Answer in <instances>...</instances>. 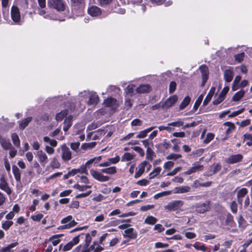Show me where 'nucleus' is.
Here are the masks:
<instances>
[{"label": "nucleus", "instance_id": "15", "mask_svg": "<svg viewBox=\"0 0 252 252\" xmlns=\"http://www.w3.org/2000/svg\"><path fill=\"white\" fill-rule=\"evenodd\" d=\"M88 13L93 17H96L101 14V10L100 8L96 6H92L88 8Z\"/></svg>", "mask_w": 252, "mask_h": 252}, {"label": "nucleus", "instance_id": "34", "mask_svg": "<svg viewBox=\"0 0 252 252\" xmlns=\"http://www.w3.org/2000/svg\"><path fill=\"white\" fill-rule=\"evenodd\" d=\"M134 155L131 154L129 153H126L122 157L121 160L122 161H128L133 158Z\"/></svg>", "mask_w": 252, "mask_h": 252}, {"label": "nucleus", "instance_id": "48", "mask_svg": "<svg viewBox=\"0 0 252 252\" xmlns=\"http://www.w3.org/2000/svg\"><path fill=\"white\" fill-rule=\"evenodd\" d=\"M112 1L113 0H98L99 5L102 7L109 5Z\"/></svg>", "mask_w": 252, "mask_h": 252}, {"label": "nucleus", "instance_id": "16", "mask_svg": "<svg viewBox=\"0 0 252 252\" xmlns=\"http://www.w3.org/2000/svg\"><path fill=\"white\" fill-rule=\"evenodd\" d=\"M0 189L4 190L8 194H10L11 193V190L3 177H1L0 178Z\"/></svg>", "mask_w": 252, "mask_h": 252}, {"label": "nucleus", "instance_id": "19", "mask_svg": "<svg viewBox=\"0 0 252 252\" xmlns=\"http://www.w3.org/2000/svg\"><path fill=\"white\" fill-rule=\"evenodd\" d=\"M37 156L38 157L39 161L41 164L45 165L48 162L47 156L42 150L38 151L37 152Z\"/></svg>", "mask_w": 252, "mask_h": 252}, {"label": "nucleus", "instance_id": "11", "mask_svg": "<svg viewBox=\"0 0 252 252\" xmlns=\"http://www.w3.org/2000/svg\"><path fill=\"white\" fill-rule=\"evenodd\" d=\"M62 158L64 161H68L71 159L72 153L69 149L65 145H63L62 147Z\"/></svg>", "mask_w": 252, "mask_h": 252}, {"label": "nucleus", "instance_id": "59", "mask_svg": "<svg viewBox=\"0 0 252 252\" xmlns=\"http://www.w3.org/2000/svg\"><path fill=\"white\" fill-rule=\"evenodd\" d=\"M224 99V98L223 96H221L219 94L217 98L213 101V103L214 105H218L221 103Z\"/></svg>", "mask_w": 252, "mask_h": 252}, {"label": "nucleus", "instance_id": "9", "mask_svg": "<svg viewBox=\"0 0 252 252\" xmlns=\"http://www.w3.org/2000/svg\"><path fill=\"white\" fill-rule=\"evenodd\" d=\"M203 169V166L195 162L192 164V166L188 171L183 173L184 175H189L198 171H202Z\"/></svg>", "mask_w": 252, "mask_h": 252}, {"label": "nucleus", "instance_id": "54", "mask_svg": "<svg viewBox=\"0 0 252 252\" xmlns=\"http://www.w3.org/2000/svg\"><path fill=\"white\" fill-rule=\"evenodd\" d=\"M72 119L73 117L71 116H69L68 117L65 118L64 122L65 126H71L72 125Z\"/></svg>", "mask_w": 252, "mask_h": 252}, {"label": "nucleus", "instance_id": "63", "mask_svg": "<svg viewBox=\"0 0 252 252\" xmlns=\"http://www.w3.org/2000/svg\"><path fill=\"white\" fill-rule=\"evenodd\" d=\"M154 229L155 230H157L158 232H161L164 230V228L160 224H156Z\"/></svg>", "mask_w": 252, "mask_h": 252}, {"label": "nucleus", "instance_id": "13", "mask_svg": "<svg viewBox=\"0 0 252 252\" xmlns=\"http://www.w3.org/2000/svg\"><path fill=\"white\" fill-rule=\"evenodd\" d=\"M123 236L124 238H128L130 239H135L137 237V233L134 228L129 227L125 230Z\"/></svg>", "mask_w": 252, "mask_h": 252}, {"label": "nucleus", "instance_id": "37", "mask_svg": "<svg viewBox=\"0 0 252 252\" xmlns=\"http://www.w3.org/2000/svg\"><path fill=\"white\" fill-rule=\"evenodd\" d=\"M50 165L53 168H59L61 164L57 158L54 157L51 158Z\"/></svg>", "mask_w": 252, "mask_h": 252}, {"label": "nucleus", "instance_id": "43", "mask_svg": "<svg viewBox=\"0 0 252 252\" xmlns=\"http://www.w3.org/2000/svg\"><path fill=\"white\" fill-rule=\"evenodd\" d=\"M247 193V189L246 188H242L238 191L237 194V197L243 198Z\"/></svg>", "mask_w": 252, "mask_h": 252}, {"label": "nucleus", "instance_id": "41", "mask_svg": "<svg viewBox=\"0 0 252 252\" xmlns=\"http://www.w3.org/2000/svg\"><path fill=\"white\" fill-rule=\"evenodd\" d=\"M161 168L160 167H157L150 174V179L154 178L158 175L161 171Z\"/></svg>", "mask_w": 252, "mask_h": 252}, {"label": "nucleus", "instance_id": "55", "mask_svg": "<svg viewBox=\"0 0 252 252\" xmlns=\"http://www.w3.org/2000/svg\"><path fill=\"white\" fill-rule=\"evenodd\" d=\"M244 53H241L240 54H238L235 55L234 57L236 61H238L239 63H240L244 60Z\"/></svg>", "mask_w": 252, "mask_h": 252}, {"label": "nucleus", "instance_id": "45", "mask_svg": "<svg viewBox=\"0 0 252 252\" xmlns=\"http://www.w3.org/2000/svg\"><path fill=\"white\" fill-rule=\"evenodd\" d=\"M77 170V172L80 173H84L86 175H88V171L87 168L86 167V165H84V164L82 165L79 168L76 169Z\"/></svg>", "mask_w": 252, "mask_h": 252}, {"label": "nucleus", "instance_id": "57", "mask_svg": "<svg viewBox=\"0 0 252 252\" xmlns=\"http://www.w3.org/2000/svg\"><path fill=\"white\" fill-rule=\"evenodd\" d=\"M231 210L233 213L236 214L237 212V204L235 201H232L230 205Z\"/></svg>", "mask_w": 252, "mask_h": 252}, {"label": "nucleus", "instance_id": "12", "mask_svg": "<svg viewBox=\"0 0 252 252\" xmlns=\"http://www.w3.org/2000/svg\"><path fill=\"white\" fill-rule=\"evenodd\" d=\"M11 16L13 22L18 23L21 20V14L19 8L16 6H12L11 9Z\"/></svg>", "mask_w": 252, "mask_h": 252}, {"label": "nucleus", "instance_id": "25", "mask_svg": "<svg viewBox=\"0 0 252 252\" xmlns=\"http://www.w3.org/2000/svg\"><path fill=\"white\" fill-rule=\"evenodd\" d=\"M215 90L216 89L215 87H212L211 88L209 92L208 93V94L207 95L205 99H204L203 102V105H207L208 103V102L211 100L213 94L215 93Z\"/></svg>", "mask_w": 252, "mask_h": 252}, {"label": "nucleus", "instance_id": "42", "mask_svg": "<svg viewBox=\"0 0 252 252\" xmlns=\"http://www.w3.org/2000/svg\"><path fill=\"white\" fill-rule=\"evenodd\" d=\"M181 157L182 155L181 154L171 153L167 156L166 159L176 160L179 158H181Z\"/></svg>", "mask_w": 252, "mask_h": 252}, {"label": "nucleus", "instance_id": "27", "mask_svg": "<svg viewBox=\"0 0 252 252\" xmlns=\"http://www.w3.org/2000/svg\"><path fill=\"white\" fill-rule=\"evenodd\" d=\"M190 188L189 186H181L175 189V192L176 193H183L190 191Z\"/></svg>", "mask_w": 252, "mask_h": 252}, {"label": "nucleus", "instance_id": "39", "mask_svg": "<svg viewBox=\"0 0 252 252\" xmlns=\"http://www.w3.org/2000/svg\"><path fill=\"white\" fill-rule=\"evenodd\" d=\"M67 114V110L62 111L56 115V118L57 121H61Z\"/></svg>", "mask_w": 252, "mask_h": 252}, {"label": "nucleus", "instance_id": "62", "mask_svg": "<svg viewBox=\"0 0 252 252\" xmlns=\"http://www.w3.org/2000/svg\"><path fill=\"white\" fill-rule=\"evenodd\" d=\"M133 149L136 152H138L141 157L144 156V152L141 147L135 146L133 148Z\"/></svg>", "mask_w": 252, "mask_h": 252}, {"label": "nucleus", "instance_id": "20", "mask_svg": "<svg viewBox=\"0 0 252 252\" xmlns=\"http://www.w3.org/2000/svg\"><path fill=\"white\" fill-rule=\"evenodd\" d=\"M0 144L2 148L5 150H8L12 147L10 140L8 139L2 138L1 136H0Z\"/></svg>", "mask_w": 252, "mask_h": 252}, {"label": "nucleus", "instance_id": "64", "mask_svg": "<svg viewBox=\"0 0 252 252\" xmlns=\"http://www.w3.org/2000/svg\"><path fill=\"white\" fill-rule=\"evenodd\" d=\"M246 217L249 219V221L252 222V210L249 209L246 212Z\"/></svg>", "mask_w": 252, "mask_h": 252}, {"label": "nucleus", "instance_id": "22", "mask_svg": "<svg viewBox=\"0 0 252 252\" xmlns=\"http://www.w3.org/2000/svg\"><path fill=\"white\" fill-rule=\"evenodd\" d=\"M233 75V72L231 69H226L224 71V79L227 82H230L232 81Z\"/></svg>", "mask_w": 252, "mask_h": 252}, {"label": "nucleus", "instance_id": "58", "mask_svg": "<svg viewBox=\"0 0 252 252\" xmlns=\"http://www.w3.org/2000/svg\"><path fill=\"white\" fill-rule=\"evenodd\" d=\"M202 98H203V95H201L198 97V98L197 99L196 101L195 102L194 106H193V108L195 110H196L198 108V107H199V105L200 104V103L202 101Z\"/></svg>", "mask_w": 252, "mask_h": 252}, {"label": "nucleus", "instance_id": "61", "mask_svg": "<svg viewBox=\"0 0 252 252\" xmlns=\"http://www.w3.org/2000/svg\"><path fill=\"white\" fill-rule=\"evenodd\" d=\"M181 169H182L181 167H176L174 170H173L172 171L168 173L167 174V176H174L175 174H176L178 172L180 171L181 170Z\"/></svg>", "mask_w": 252, "mask_h": 252}, {"label": "nucleus", "instance_id": "52", "mask_svg": "<svg viewBox=\"0 0 252 252\" xmlns=\"http://www.w3.org/2000/svg\"><path fill=\"white\" fill-rule=\"evenodd\" d=\"M13 224V222L11 221H6L2 224V227L5 230H8L9 227Z\"/></svg>", "mask_w": 252, "mask_h": 252}, {"label": "nucleus", "instance_id": "29", "mask_svg": "<svg viewBox=\"0 0 252 252\" xmlns=\"http://www.w3.org/2000/svg\"><path fill=\"white\" fill-rule=\"evenodd\" d=\"M157 221L158 220L155 217L152 216H148L145 219L144 223L149 225H154Z\"/></svg>", "mask_w": 252, "mask_h": 252}, {"label": "nucleus", "instance_id": "18", "mask_svg": "<svg viewBox=\"0 0 252 252\" xmlns=\"http://www.w3.org/2000/svg\"><path fill=\"white\" fill-rule=\"evenodd\" d=\"M147 164V162L146 161H143L140 163L138 166V170L136 171L134 175L135 178L140 177L144 173L145 167Z\"/></svg>", "mask_w": 252, "mask_h": 252}, {"label": "nucleus", "instance_id": "24", "mask_svg": "<svg viewBox=\"0 0 252 252\" xmlns=\"http://www.w3.org/2000/svg\"><path fill=\"white\" fill-rule=\"evenodd\" d=\"M150 86L149 85H141L136 89L137 93H146L149 92Z\"/></svg>", "mask_w": 252, "mask_h": 252}, {"label": "nucleus", "instance_id": "23", "mask_svg": "<svg viewBox=\"0 0 252 252\" xmlns=\"http://www.w3.org/2000/svg\"><path fill=\"white\" fill-rule=\"evenodd\" d=\"M18 245V242H14L8 245L6 247H2L0 249V252H13V248Z\"/></svg>", "mask_w": 252, "mask_h": 252}, {"label": "nucleus", "instance_id": "49", "mask_svg": "<svg viewBox=\"0 0 252 252\" xmlns=\"http://www.w3.org/2000/svg\"><path fill=\"white\" fill-rule=\"evenodd\" d=\"M50 239L52 240V243L54 246H57L60 242L58 235H54Z\"/></svg>", "mask_w": 252, "mask_h": 252}, {"label": "nucleus", "instance_id": "31", "mask_svg": "<svg viewBox=\"0 0 252 252\" xmlns=\"http://www.w3.org/2000/svg\"><path fill=\"white\" fill-rule=\"evenodd\" d=\"M241 79V77L240 75H237L235 77L232 86V89L233 91L238 89V86Z\"/></svg>", "mask_w": 252, "mask_h": 252}, {"label": "nucleus", "instance_id": "44", "mask_svg": "<svg viewBox=\"0 0 252 252\" xmlns=\"http://www.w3.org/2000/svg\"><path fill=\"white\" fill-rule=\"evenodd\" d=\"M92 241V238L89 233H87L86 234V238H85V244L84 245V248H87Z\"/></svg>", "mask_w": 252, "mask_h": 252}, {"label": "nucleus", "instance_id": "21", "mask_svg": "<svg viewBox=\"0 0 252 252\" xmlns=\"http://www.w3.org/2000/svg\"><path fill=\"white\" fill-rule=\"evenodd\" d=\"M221 166L220 163H218L216 164H214L212 166V169L206 172V175L212 176L220 171L221 169Z\"/></svg>", "mask_w": 252, "mask_h": 252}, {"label": "nucleus", "instance_id": "1", "mask_svg": "<svg viewBox=\"0 0 252 252\" xmlns=\"http://www.w3.org/2000/svg\"><path fill=\"white\" fill-rule=\"evenodd\" d=\"M117 171V168L115 166H111L101 169V172L94 169H91L90 172L91 175L95 180L100 182H107L110 179V177L109 176L103 175L102 173L109 175H113L116 173Z\"/></svg>", "mask_w": 252, "mask_h": 252}, {"label": "nucleus", "instance_id": "56", "mask_svg": "<svg viewBox=\"0 0 252 252\" xmlns=\"http://www.w3.org/2000/svg\"><path fill=\"white\" fill-rule=\"evenodd\" d=\"M214 137V135L212 133H208L207 135V136L205 140H204V142L205 143H209L213 139Z\"/></svg>", "mask_w": 252, "mask_h": 252}, {"label": "nucleus", "instance_id": "14", "mask_svg": "<svg viewBox=\"0 0 252 252\" xmlns=\"http://www.w3.org/2000/svg\"><path fill=\"white\" fill-rule=\"evenodd\" d=\"M79 242V236H75L72 241L67 243L63 248V251L66 252L71 249L74 245Z\"/></svg>", "mask_w": 252, "mask_h": 252}, {"label": "nucleus", "instance_id": "4", "mask_svg": "<svg viewBox=\"0 0 252 252\" xmlns=\"http://www.w3.org/2000/svg\"><path fill=\"white\" fill-rule=\"evenodd\" d=\"M211 201L206 200L204 202H199L194 205L195 211L199 213H204L210 209Z\"/></svg>", "mask_w": 252, "mask_h": 252}, {"label": "nucleus", "instance_id": "8", "mask_svg": "<svg viewBox=\"0 0 252 252\" xmlns=\"http://www.w3.org/2000/svg\"><path fill=\"white\" fill-rule=\"evenodd\" d=\"M177 95H173L168 98L165 102L161 104V107L163 109H168L172 107L178 100Z\"/></svg>", "mask_w": 252, "mask_h": 252}, {"label": "nucleus", "instance_id": "47", "mask_svg": "<svg viewBox=\"0 0 252 252\" xmlns=\"http://www.w3.org/2000/svg\"><path fill=\"white\" fill-rule=\"evenodd\" d=\"M184 123L181 120H178V121L173 122L168 124V126H183Z\"/></svg>", "mask_w": 252, "mask_h": 252}, {"label": "nucleus", "instance_id": "60", "mask_svg": "<svg viewBox=\"0 0 252 252\" xmlns=\"http://www.w3.org/2000/svg\"><path fill=\"white\" fill-rule=\"evenodd\" d=\"M80 143L79 142H74L70 143V147L72 150L77 151L79 149Z\"/></svg>", "mask_w": 252, "mask_h": 252}, {"label": "nucleus", "instance_id": "38", "mask_svg": "<svg viewBox=\"0 0 252 252\" xmlns=\"http://www.w3.org/2000/svg\"><path fill=\"white\" fill-rule=\"evenodd\" d=\"M193 247L197 250H200L203 252H205L207 250V248L205 247L204 244L200 245L198 242H196L193 244Z\"/></svg>", "mask_w": 252, "mask_h": 252}, {"label": "nucleus", "instance_id": "46", "mask_svg": "<svg viewBox=\"0 0 252 252\" xmlns=\"http://www.w3.org/2000/svg\"><path fill=\"white\" fill-rule=\"evenodd\" d=\"M172 143H174V145L173 146V150L175 152H179L180 150V147L178 145V140L174 139L171 140Z\"/></svg>", "mask_w": 252, "mask_h": 252}, {"label": "nucleus", "instance_id": "17", "mask_svg": "<svg viewBox=\"0 0 252 252\" xmlns=\"http://www.w3.org/2000/svg\"><path fill=\"white\" fill-rule=\"evenodd\" d=\"M200 70L201 72V75L202 78V82L201 84V86H203L208 79V68L207 66L206 65H202L200 67Z\"/></svg>", "mask_w": 252, "mask_h": 252}, {"label": "nucleus", "instance_id": "51", "mask_svg": "<svg viewBox=\"0 0 252 252\" xmlns=\"http://www.w3.org/2000/svg\"><path fill=\"white\" fill-rule=\"evenodd\" d=\"M176 88V83L174 81L170 82L169 85V92L170 94L174 93Z\"/></svg>", "mask_w": 252, "mask_h": 252}, {"label": "nucleus", "instance_id": "36", "mask_svg": "<svg viewBox=\"0 0 252 252\" xmlns=\"http://www.w3.org/2000/svg\"><path fill=\"white\" fill-rule=\"evenodd\" d=\"M155 156V153L153 151L150 147H148L146 151L147 159L152 160L153 159V158Z\"/></svg>", "mask_w": 252, "mask_h": 252}, {"label": "nucleus", "instance_id": "2", "mask_svg": "<svg viewBox=\"0 0 252 252\" xmlns=\"http://www.w3.org/2000/svg\"><path fill=\"white\" fill-rule=\"evenodd\" d=\"M47 6L58 11H63L65 9L66 4L63 0H48Z\"/></svg>", "mask_w": 252, "mask_h": 252}, {"label": "nucleus", "instance_id": "33", "mask_svg": "<svg viewBox=\"0 0 252 252\" xmlns=\"http://www.w3.org/2000/svg\"><path fill=\"white\" fill-rule=\"evenodd\" d=\"M153 127H150L148 128H147L144 130L140 131L139 133V134L136 136V137L139 138H144L147 135V134L153 129Z\"/></svg>", "mask_w": 252, "mask_h": 252}, {"label": "nucleus", "instance_id": "35", "mask_svg": "<svg viewBox=\"0 0 252 252\" xmlns=\"http://www.w3.org/2000/svg\"><path fill=\"white\" fill-rule=\"evenodd\" d=\"M190 101V98L189 96H186L181 104L180 105V109L183 110L184 109L188 104L189 103Z\"/></svg>", "mask_w": 252, "mask_h": 252}, {"label": "nucleus", "instance_id": "10", "mask_svg": "<svg viewBox=\"0 0 252 252\" xmlns=\"http://www.w3.org/2000/svg\"><path fill=\"white\" fill-rule=\"evenodd\" d=\"M84 94V95H89V99L88 101V104L90 105H96L98 101H99V97L98 95L96 94L95 93H91L90 94L89 92H87L85 91L84 93H81V94Z\"/></svg>", "mask_w": 252, "mask_h": 252}, {"label": "nucleus", "instance_id": "3", "mask_svg": "<svg viewBox=\"0 0 252 252\" xmlns=\"http://www.w3.org/2000/svg\"><path fill=\"white\" fill-rule=\"evenodd\" d=\"M61 223L63 224L59 227L58 229H66L75 226L77 222L73 219L72 216L69 215L64 218L61 220Z\"/></svg>", "mask_w": 252, "mask_h": 252}, {"label": "nucleus", "instance_id": "32", "mask_svg": "<svg viewBox=\"0 0 252 252\" xmlns=\"http://www.w3.org/2000/svg\"><path fill=\"white\" fill-rule=\"evenodd\" d=\"M11 139L13 144L18 148L20 147V140L18 135L16 133L11 134Z\"/></svg>", "mask_w": 252, "mask_h": 252}, {"label": "nucleus", "instance_id": "53", "mask_svg": "<svg viewBox=\"0 0 252 252\" xmlns=\"http://www.w3.org/2000/svg\"><path fill=\"white\" fill-rule=\"evenodd\" d=\"M183 233L188 239H192L196 237V234L193 232L184 231Z\"/></svg>", "mask_w": 252, "mask_h": 252}, {"label": "nucleus", "instance_id": "5", "mask_svg": "<svg viewBox=\"0 0 252 252\" xmlns=\"http://www.w3.org/2000/svg\"><path fill=\"white\" fill-rule=\"evenodd\" d=\"M104 105L105 107L109 108L111 112L110 113H113L118 107L119 104L117 100L112 97H109L104 101Z\"/></svg>", "mask_w": 252, "mask_h": 252}, {"label": "nucleus", "instance_id": "40", "mask_svg": "<svg viewBox=\"0 0 252 252\" xmlns=\"http://www.w3.org/2000/svg\"><path fill=\"white\" fill-rule=\"evenodd\" d=\"M134 86L133 85H128L125 89V92L132 96L134 94Z\"/></svg>", "mask_w": 252, "mask_h": 252}, {"label": "nucleus", "instance_id": "50", "mask_svg": "<svg viewBox=\"0 0 252 252\" xmlns=\"http://www.w3.org/2000/svg\"><path fill=\"white\" fill-rule=\"evenodd\" d=\"M32 119V118L31 117L27 118L19 123V126H27L31 121Z\"/></svg>", "mask_w": 252, "mask_h": 252}, {"label": "nucleus", "instance_id": "28", "mask_svg": "<svg viewBox=\"0 0 252 252\" xmlns=\"http://www.w3.org/2000/svg\"><path fill=\"white\" fill-rule=\"evenodd\" d=\"M245 94V91L241 90L234 94L232 97V100L234 101H238L244 96Z\"/></svg>", "mask_w": 252, "mask_h": 252}, {"label": "nucleus", "instance_id": "26", "mask_svg": "<svg viewBox=\"0 0 252 252\" xmlns=\"http://www.w3.org/2000/svg\"><path fill=\"white\" fill-rule=\"evenodd\" d=\"M12 172L15 180L18 182L20 181L21 172L16 165L12 166Z\"/></svg>", "mask_w": 252, "mask_h": 252}, {"label": "nucleus", "instance_id": "30", "mask_svg": "<svg viewBox=\"0 0 252 252\" xmlns=\"http://www.w3.org/2000/svg\"><path fill=\"white\" fill-rule=\"evenodd\" d=\"M96 144L95 142L85 143L82 145L81 148L84 150H91L94 148Z\"/></svg>", "mask_w": 252, "mask_h": 252}, {"label": "nucleus", "instance_id": "6", "mask_svg": "<svg viewBox=\"0 0 252 252\" xmlns=\"http://www.w3.org/2000/svg\"><path fill=\"white\" fill-rule=\"evenodd\" d=\"M183 205V202L181 200H173L164 206V208L169 211H174L181 208Z\"/></svg>", "mask_w": 252, "mask_h": 252}, {"label": "nucleus", "instance_id": "7", "mask_svg": "<svg viewBox=\"0 0 252 252\" xmlns=\"http://www.w3.org/2000/svg\"><path fill=\"white\" fill-rule=\"evenodd\" d=\"M243 156L240 154L231 155L225 159V162L228 164H235L242 160Z\"/></svg>", "mask_w": 252, "mask_h": 252}]
</instances>
